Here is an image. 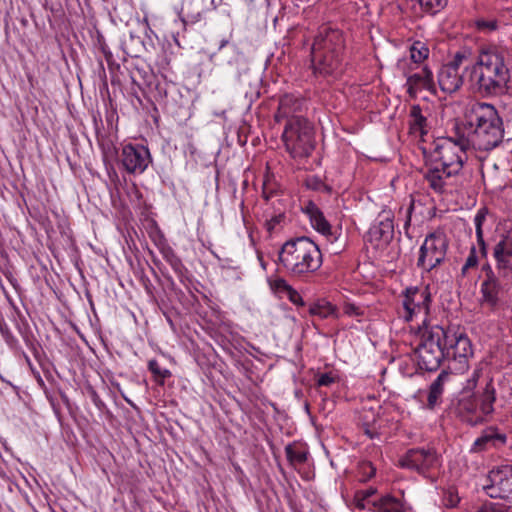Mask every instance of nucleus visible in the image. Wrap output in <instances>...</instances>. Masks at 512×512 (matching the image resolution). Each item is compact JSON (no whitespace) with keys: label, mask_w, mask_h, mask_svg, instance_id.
<instances>
[{"label":"nucleus","mask_w":512,"mask_h":512,"mask_svg":"<svg viewBox=\"0 0 512 512\" xmlns=\"http://www.w3.org/2000/svg\"><path fill=\"white\" fill-rule=\"evenodd\" d=\"M466 145L474 150L489 151L503 140L504 127L498 111L492 104L476 102L465 114V122L456 124Z\"/></svg>","instance_id":"obj_1"},{"label":"nucleus","mask_w":512,"mask_h":512,"mask_svg":"<svg viewBox=\"0 0 512 512\" xmlns=\"http://www.w3.org/2000/svg\"><path fill=\"white\" fill-rule=\"evenodd\" d=\"M465 71L470 89L482 97L499 96L508 89L510 71L504 52L497 47L480 50L476 62Z\"/></svg>","instance_id":"obj_2"},{"label":"nucleus","mask_w":512,"mask_h":512,"mask_svg":"<svg viewBox=\"0 0 512 512\" xmlns=\"http://www.w3.org/2000/svg\"><path fill=\"white\" fill-rule=\"evenodd\" d=\"M279 264L293 277H307L322 266L318 245L306 236L287 240L278 253Z\"/></svg>","instance_id":"obj_3"},{"label":"nucleus","mask_w":512,"mask_h":512,"mask_svg":"<svg viewBox=\"0 0 512 512\" xmlns=\"http://www.w3.org/2000/svg\"><path fill=\"white\" fill-rule=\"evenodd\" d=\"M478 377L479 371L475 370L468 380V389L462 391L451 404L452 412L462 421L472 426L484 422L486 417L493 413V405L496 400V391L491 380L487 382L479 399L471 392L476 386Z\"/></svg>","instance_id":"obj_4"},{"label":"nucleus","mask_w":512,"mask_h":512,"mask_svg":"<svg viewBox=\"0 0 512 512\" xmlns=\"http://www.w3.org/2000/svg\"><path fill=\"white\" fill-rule=\"evenodd\" d=\"M444 327L432 325L421 329L420 341L415 349L417 363L420 369L436 371L443 359H446L444 347Z\"/></svg>","instance_id":"obj_5"},{"label":"nucleus","mask_w":512,"mask_h":512,"mask_svg":"<svg viewBox=\"0 0 512 512\" xmlns=\"http://www.w3.org/2000/svg\"><path fill=\"white\" fill-rule=\"evenodd\" d=\"M462 133L455 125L452 136L438 139L435 142L432 161L450 169L453 173L459 174L467 161V152L472 149L470 145H466Z\"/></svg>","instance_id":"obj_6"},{"label":"nucleus","mask_w":512,"mask_h":512,"mask_svg":"<svg viewBox=\"0 0 512 512\" xmlns=\"http://www.w3.org/2000/svg\"><path fill=\"white\" fill-rule=\"evenodd\" d=\"M286 150L293 158L308 157L315 148L312 124L304 117L288 120L282 134Z\"/></svg>","instance_id":"obj_7"},{"label":"nucleus","mask_w":512,"mask_h":512,"mask_svg":"<svg viewBox=\"0 0 512 512\" xmlns=\"http://www.w3.org/2000/svg\"><path fill=\"white\" fill-rule=\"evenodd\" d=\"M447 249L448 241L445 235L430 233L419 249L417 267L426 272L432 271L445 260Z\"/></svg>","instance_id":"obj_8"},{"label":"nucleus","mask_w":512,"mask_h":512,"mask_svg":"<svg viewBox=\"0 0 512 512\" xmlns=\"http://www.w3.org/2000/svg\"><path fill=\"white\" fill-rule=\"evenodd\" d=\"M493 258L496 262L497 274L490 264H485L482 271L485 274V279L502 278L509 280L512 275V234H508L501 238L493 248Z\"/></svg>","instance_id":"obj_9"},{"label":"nucleus","mask_w":512,"mask_h":512,"mask_svg":"<svg viewBox=\"0 0 512 512\" xmlns=\"http://www.w3.org/2000/svg\"><path fill=\"white\" fill-rule=\"evenodd\" d=\"M445 340L444 347L446 359L458 362L464 369L469 357L473 355L472 343L468 336L456 327H444Z\"/></svg>","instance_id":"obj_10"},{"label":"nucleus","mask_w":512,"mask_h":512,"mask_svg":"<svg viewBox=\"0 0 512 512\" xmlns=\"http://www.w3.org/2000/svg\"><path fill=\"white\" fill-rule=\"evenodd\" d=\"M400 465L428 477L440 465V457L434 448H412L400 459Z\"/></svg>","instance_id":"obj_11"},{"label":"nucleus","mask_w":512,"mask_h":512,"mask_svg":"<svg viewBox=\"0 0 512 512\" xmlns=\"http://www.w3.org/2000/svg\"><path fill=\"white\" fill-rule=\"evenodd\" d=\"M122 168L129 174H142L151 163L150 151L143 145L127 144L118 155Z\"/></svg>","instance_id":"obj_12"},{"label":"nucleus","mask_w":512,"mask_h":512,"mask_svg":"<svg viewBox=\"0 0 512 512\" xmlns=\"http://www.w3.org/2000/svg\"><path fill=\"white\" fill-rule=\"evenodd\" d=\"M488 480L485 489L490 497L512 502V466L505 465L491 470Z\"/></svg>","instance_id":"obj_13"},{"label":"nucleus","mask_w":512,"mask_h":512,"mask_svg":"<svg viewBox=\"0 0 512 512\" xmlns=\"http://www.w3.org/2000/svg\"><path fill=\"white\" fill-rule=\"evenodd\" d=\"M345 38L342 31L331 26L319 28L311 46V52L344 54Z\"/></svg>","instance_id":"obj_14"},{"label":"nucleus","mask_w":512,"mask_h":512,"mask_svg":"<svg viewBox=\"0 0 512 512\" xmlns=\"http://www.w3.org/2000/svg\"><path fill=\"white\" fill-rule=\"evenodd\" d=\"M431 302V295L428 287H408L404 292L403 307L405 309V320L410 321L414 314L423 312L428 314Z\"/></svg>","instance_id":"obj_15"},{"label":"nucleus","mask_w":512,"mask_h":512,"mask_svg":"<svg viewBox=\"0 0 512 512\" xmlns=\"http://www.w3.org/2000/svg\"><path fill=\"white\" fill-rule=\"evenodd\" d=\"M310 55L315 74L329 76L342 73L344 54L311 52Z\"/></svg>","instance_id":"obj_16"},{"label":"nucleus","mask_w":512,"mask_h":512,"mask_svg":"<svg viewBox=\"0 0 512 512\" xmlns=\"http://www.w3.org/2000/svg\"><path fill=\"white\" fill-rule=\"evenodd\" d=\"M456 175L458 174L453 173L450 169H446L432 160L426 161L424 179L435 193H444L448 185V181Z\"/></svg>","instance_id":"obj_17"},{"label":"nucleus","mask_w":512,"mask_h":512,"mask_svg":"<svg viewBox=\"0 0 512 512\" xmlns=\"http://www.w3.org/2000/svg\"><path fill=\"white\" fill-rule=\"evenodd\" d=\"M393 237L394 224L389 214L379 215L367 233L368 241L376 246L389 244Z\"/></svg>","instance_id":"obj_18"},{"label":"nucleus","mask_w":512,"mask_h":512,"mask_svg":"<svg viewBox=\"0 0 512 512\" xmlns=\"http://www.w3.org/2000/svg\"><path fill=\"white\" fill-rule=\"evenodd\" d=\"M407 93L411 98H416L421 90H427L436 94V85L433 73L428 67H423L419 72L409 75L406 79Z\"/></svg>","instance_id":"obj_19"},{"label":"nucleus","mask_w":512,"mask_h":512,"mask_svg":"<svg viewBox=\"0 0 512 512\" xmlns=\"http://www.w3.org/2000/svg\"><path fill=\"white\" fill-rule=\"evenodd\" d=\"M303 211L309 217L312 227L330 242L337 240L336 232L332 231L331 225L324 217L322 211L313 202H308Z\"/></svg>","instance_id":"obj_20"},{"label":"nucleus","mask_w":512,"mask_h":512,"mask_svg":"<svg viewBox=\"0 0 512 512\" xmlns=\"http://www.w3.org/2000/svg\"><path fill=\"white\" fill-rule=\"evenodd\" d=\"M409 505L403 498H398L390 493L375 498L371 502V512H408Z\"/></svg>","instance_id":"obj_21"},{"label":"nucleus","mask_w":512,"mask_h":512,"mask_svg":"<svg viewBox=\"0 0 512 512\" xmlns=\"http://www.w3.org/2000/svg\"><path fill=\"white\" fill-rule=\"evenodd\" d=\"M463 76L451 65H443L438 72V84L445 93L456 92L463 84Z\"/></svg>","instance_id":"obj_22"},{"label":"nucleus","mask_w":512,"mask_h":512,"mask_svg":"<svg viewBox=\"0 0 512 512\" xmlns=\"http://www.w3.org/2000/svg\"><path fill=\"white\" fill-rule=\"evenodd\" d=\"M379 410L380 406L367 407L364 405L358 413L359 424L363 427L364 433L371 439L379 435V427L377 426Z\"/></svg>","instance_id":"obj_23"},{"label":"nucleus","mask_w":512,"mask_h":512,"mask_svg":"<svg viewBox=\"0 0 512 512\" xmlns=\"http://www.w3.org/2000/svg\"><path fill=\"white\" fill-rule=\"evenodd\" d=\"M303 102L298 97L292 94H285L279 100L278 110L275 114V121L281 122L284 119L287 121L296 115L302 109Z\"/></svg>","instance_id":"obj_24"},{"label":"nucleus","mask_w":512,"mask_h":512,"mask_svg":"<svg viewBox=\"0 0 512 512\" xmlns=\"http://www.w3.org/2000/svg\"><path fill=\"white\" fill-rule=\"evenodd\" d=\"M501 278L483 280L480 287L481 303L494 310L500 302V292L503 286Z\"/></svg>","instance_id":"obj_25"},{"label":"nucleus","mask_w":512,"mask_h":512,"mask_svg":"<svg viewBox=\"0 0 512 512\" xmlns=\"http://www.w3.org/2000/svg\"><path fill=\"white\" fill-rule=\"evenodd\" d=\"M505 442V434L498 432L496 428H488L474 441L471 451L481 452L490 448H497L504 445Z\"/></svg>","instance_id":"obj_26"},{"label":"nucleus","mask_w":512,"mask_h":512,"mask_svg":"<svg viewBox=\"0 0 512 512\" xmlns=\"http://www.w3.org/2000/svg\"><path fill=\"white\" fill-rule=\"evenodd\" d=\"M450 373L442 371L431 383L427 396V407L434 409L440 402L444 392V384L448 381Z\"/></svg>","instance_id":"obj_27"},{"label":"nucleus","mask_w":512,"mask_h":512,"mask_svg":"<svg viewBox=\"0 0 512 512\" xmlns=\"http://www.w3.org/2000/svg\"><path fill=\"white\" fill-rule=\"evenodd\" d=\"M160 251L165 261L171 266V268L179 277V279L183 281V279L186 277L188 270L183 264L180 257H178L175 251L172 249V247L168 245L163 246Z\"/></svg>","instance_id":"obj_28"},{"label":"nucleus","mask_w":512,"mask_h":512,"mask_svg":"<svg viewBox=\"0 0 512 512\" xmlns=\"http://www.w3.org/2000/svg\"><path fill=\"white\" fill-rule=\"evenodd\" d=\"M409 124L412 133L424 135L427 133V118L423 115L420 105L411 106L409 112Z\"/></svg>","instance_id":"obj_29"},{"label":"nucleus","mask_w":512,"mask_h":512,"mask_svg":"<svg viewBox=\"0 0 512 512\" xmlns=\"http://www.w3.org/2000/svg\"><path fill=\"white\" fill-rule=\"evenodd\" d=\"M285 453L290 465L296 466L304 464L307 461L308 452L301 448L297 443H290L285 447Z\"/></svg>","instance_id":"obj_30"},{"label":"nucleus","mask_w":512,"mask_h":512,"mask_svg":"<svg viewBox=\"0 0 512 512\" xmlns=\"http://www.w3.org/2000/svg\"><path fill=\"white\" fill-rule=\"evenodd\" d=\"M309 313L310 315L317 316L320 319H326L334 316L336 314V309L330 302L321 299L309 306Z\"/></svg>","instance_id":"obj_31"},{"label":"nucleus","mask_w":512,"mask_h":512,"mask_svg":"<svg viewBox=\"0 0 512 512\" xmlns=\"http://www.w3.org/2000/svg\"><path fill=\"white\" fill-rule=\"evenodd\" d=\"M485 219H486V211L484 209L479 210L474 217L477 242L479 245L480 252L483 256L487 255V248H486V244L484 241L483 230H482V226H483Z\"/></svg>","instance_id":"obj_32"},{"label":"nucleus","mask_w":512,"mask_h":512,"mask_svg":"<svg viewBox=\"0 0 512 512\" xmlns=\"http://www.w3.org/2000/svg\"><path fill=\"white\" fill-rule=\"evenodd\" d=\"M266 216L265 227L270 234L279 231L284 226L286 219L284 212H278L276 214L266 213Z\"/></svg>","instance_id":"obj_33"},{"label":"nucleus","mask_w":512,"mask_h":512,"mask_svg":"<svg viewBox=\"0 0 512 512\" xmlns=\"http://www.w3.org/2000/svg\"><path fill=\"white\" fill-rule=\"evenodd\" d=\"M148 369L152 373L154 380L160 385H163L165 379L171 376V372L166 368H162L155 359H151L148 362Z\"/></svg>","instance_id":"obj_34"},{"label":"nucleus","mask_w":512,"mask_h":512,"mask_svg":"<svg viewBox=\"0 0 512 512\" xmlns=\"http://www.w3.org/2000/svg\"><path fill=\"white\" fill-rule=\"evenodd\" d=\"M411 59L415 63H420L429 55V48L422 41H415L410 48Z\"/></svg>","instance_id":"obj_35"},{"label":"nucleus","mask_w":512,"mask_h":512,"mask_svg":"<svg viewBox=\"0 0 512 512\" xmlns=\"http://www.w3.org/2000/svg\"><path fill=\"white\" fill-rule=\"evenodd\" d=\"M419 4L425 12L434 15L446 6L447 0H419Z\"/></svg>","instance_id":"obj_36"},{"label":"nucleus","mask_w":512,"mask_h":512,"mask_svg":"<svg viewBox=\"0 0 512 512\" xmlns=\"http://www.w3.org/2000/svg\"><path fill=\"white\" fill-rule=\"evenodd\" d=\"M376 473V468L369 461H363L358 465V479L361 482H367Z\"/></svg>","instance_id":"obj_37"},{"label":"nucleus","mask_w":512,"mask_h":512,"mask_svg":"<svg viewBox=\"0 0 512 512\" xmlns=\"http://www.w3.org/2000/svg\"><path fill=\"white\" fill-rule=\"evenodd\" d=\"M478 264V257H477V254H476V248L475 247H472L471 250H470V253L461 269V274L463 276L466 275L467 271L470 269V268H474L476 267Z\"/></svg>","instance_id":"obj_38"},{"label":"nucleus","mask_w":512,"mask_h":512,"mask_svg":"<svg viewBox=\"0 0 512 512\" xmlns=\"http://www.w3.org/2000/svg\"><path fill=\"white\" fill-rule=\"evenodd\" d=\"M343 312L345 315L355 318H359L364 315V309L353 303H346L343 307Z\"/></svg>","instance_id":"obj_39"},{"label":"nucleus","mask_w":512,"mask_h":512,"mask_svg":"<svg viewBox=\"0 0 512 512\" xmlns=\"http://www.w3.org/2000/svg\"><path fill=\"white\" fill-rule=\"evenodd\" d=\"M460 501V497L453 490H448L444 494L443 503L448 508H454Z\"/></svg>","instance_id":"obj_40"},{"label":"nucleus","mask_w":512,"mask_h":512,"mask_svg":"<svg viewBox=\"0 0 512 512\" xmlns=\"http://www.w3.org/2000/svg\"><path fill=\"white\" fill-rule=\"evenodd\" d=\"M179 17H180V20H181L183 26L185 27L188 24H195V23L199 22L202 19V12L199 11L196 13H186V14L180 13Z\"/></svg>","instance_id":"obj_41"},{"label":"nucleus","mask_w":512,"mask_h":512,"mask_svg":"<svg viewBox=\"0 0 512 512\" xmlns=\"http://www.w3.org/2000/svg\"><path fill=\"white\" fill-rule=\"evenodd\" d=\"M289 300L297 306H304L305 302L302 298V296L299 294L298 291H296L294 288H289V291L287 292Z\"/></svg>","instance_id":"obj_42"},{"label":"nucleus","mask_w":512,"mask_h":512,"mask_svg":"<svg viewBox=\"0 0 512 512\" xmlns=\"http://www.w3.org/2000/svg\"><path fill=\"white\" fill-rule=\"evenodd\" d=\"M361 497V500H367V504H371V502L375 499H371L377 493V489L374 487H369L365 490H360L356 492Z\"/></svg>","instance_id":"obj_43"},{"label":"nucleus","mask_w":512,"mask_h":512,"mask_svg":"<svg viewBox=\"0 0 512 512\" xmlns=\"http://www.w3.org/2000/svg\"><path fill=\"white\" fill-rule=\"evenodd\" d=\"M335 382V377L331 373H323L319 375L317 384L319 386H330Z\"/></svg>","instance_id":"obj_44"},{"label":"nucleus","mask_w":512,"mask_h":512,"mask_svg":"<svg viewBox=\"0 0 512 512\" xmlns=\"http://www.w3.org/2000/svg\"><path fill=\"white\" fill-rule=\"evenodd\" d=\"M477 27L480 30L493 31L497 28V22L495 20H479L477 21Z\"/></svg>","instance_id":"obj_45"},{"label":"nucleus","mask_w":512,"mask_h":512,"mask_svg":"<svg viewBox=\"0 0 512 512\" xmlns=\"http://www.w3.org/2000/svg\"><path fill=\"white\" fill-rule=\"evenodd\" d=\"M466 59V55L464 52H457L453 59L447 63L446 65H451L453 66L455 69H457V71H459V67L462 65L463 61Z\"/></svg>","instance_id":"obj_46"},{"label":"nucleus","mask_w":512,"mask_h":512,"mask_svg":"<svg viewBox=\"0 0 512 512\" xmlns=\"http://www.w3.org/2000/svg\"><path fill=\"white\" fill-rule=\"evenodd\" d=\"M275 192V189L273 188V184L270 182V180L266 179L263 183V197L268 200L270 197L273 196Z\"/></svg>","instance_id":"obj_47"},{"label":"nucleus","mask_w":512,"mask_h":512,"mask_svg":"<svg viewBox=\"0 0 512 512\" xmlns=\"http://www.w3.org/2000/svg\"><path fill=\"white\" fill-rule=\"evenodd\" d=\"M355 504L358 509L361 510H369V507H371V504H367V500H361V497H359V494H355Z\"/></svg>","instance_id":"obj_48"},{"label":"nucleus","mask_w":512,"mask_h":512,"mask_svg":"<svg viewBox=\"0 0 512 512\" xmlns=\"http://www.w3.org/2000/svg\"><path fill=\"white\" fill-rule=\"evenodd\" d=\"M479 512H502L494 503H486L481 506Z\"/></svg>","instance_id":"obj_49"},{"label":"nucleus","mask_w":512,"mask_h":512,"mask_svg":"<svg viewBox=\"0 0 512 512\" xmlns=\"http://www.w3.org/2000/svg\"><path fill=\"white\" fill-rule=\"evenodd\" d=\"M275 286H276V288H277V289H281V290H284V291H286V292H288V291H289V288H292V287L287 283V281H286V280H284V279H277V280L275 281Z\"/></svg>","instance_id":"obj_50"},{"label":"nucleus","mask_w":512,"mask_h":512,"mask_svg":"<svg viewBox=\"0 0 512 512\" xmlns=\"http://www.w3.org/2000/svg\"><path fill=\"white\" fill-rule=\"evenodd\" d=\"M228 42H229L228 39H222L220 41L219 50H221L223 47H225L228 44Z\"/></svg>","instance_id":"obj_51"},{"label":"nucleus","mask_w":512,"mask_h":512,"mask_svg":"<svg viewBox=\"0 0 512 512\" xmlns=\"http://www.w3.org/2000/svg\"><path fill=\"white\" fill-rule=\"evenodd\" d=\"M24 356H25V362H27V363L30 365V364H31V362H30L29 357H28L27 355H24Z\"/></svg>","instance_id":"obj_52"}]
</instances>
